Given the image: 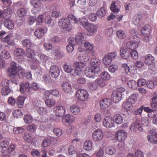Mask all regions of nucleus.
I'll return each mask as SVG.
<instances>
[{
	"label": "nucleus",
	"mask_w": 157,
	"mask_h": 157,
	"mask_svg": "<svg viewBox=\"0 0 157 157\" xmlns=\"http://www.w3.org/2000/svg\"><path fill=\"white\" fill-rule=\"evenodd\" d=\"M75 117L72 115L67 114L64 116L63 119V121L69 124H71L75 121Z\"/></svg>",
	"instance_id": "nucleus-25"
},
{
	"label": "nucleus",
	"mask_w": 157,
	"mask_h": 157,
	"mask_svg": "<svg viewBox=\"0 0 157 157\" xmlns=\"http://www.w3.org/2000/svg\"><path fill=\"white\" fill-rule=\"evenodd\" d=\"M100 75L101 78L105 81L108 80L110 78V75L107 71L102 72Z\"/></svg>",
	"instance_id": "nucleus-44"
},
{
	"label": "nucleus",
	"mask_w": 157,
	"mask_h": 157,
	"mask_svg": "<svg viewBox=\"0 0 157 157\" xmlns=\"http://www.w3.org/2000/svg\"><path fill=\"white\" fill-rule=\"evenodd\" d=\"M20 90L21 93L24 94L25 92L30 91V85L29 82H22L20 84Z\"/></svg>",
	"instance_id": "nucleus-19"
},
{
	"label": "nucleus",
	"mask_w": 157,
	"mask_h": 157,
	"mask_svg": "<svg viewBox=\"0 0 157 157\" xmlns=\"http://www.w3.org/2000/svg\"><path fill=\"white\" fill-rule=\"evenodd\" d=\"M102 123L103 126L107 128H111L114 125L113 119L109 116L105 117L103 120Z\"/></svg>",
	"instance_id": "nucleus-12"
},
{
	"label": "nucleus",
	"mask_w": 157,
	"mask_h": 157,
	"mask_svg": "<svg viewBox=\"0 0 157 157\" xmlns=\"http://www.w3.org/2000/svg\"><path fill=\"white\" fill-rule=\"evenodd\" d=\"M102 116L101 114L99 113L95 114L94 117V120L95 122L99 123L101 120Z\"/></svg>",
	"instance_id": "nucleus-52"
},
{
	"label": "nucleus",
	"mask_w": 157,
	"mask_h": 157,
	"mask_svg": "<svg viewBox=\"0 0 157 157\" xmlns=\"http://www.w3.org/2000/svg\"><path fill=\"white\" fill-rule=\"evenodd\" d=\"M120 55L121 58L124 59H127L129 57V53L127 49L124 48H122L120 50Z\"/></svg>",
	"instance_id": "nucleus-28"
},
{
	"label": "nucleus",
	"mask_w": 157,
	"mask_h": 157,
	"mask_svg": "<svg viewBox=\"0 0 157 157\" xmlns=\"http://www.w3.org/2000/svg\"><path fill=\"white\" fill-rule=\"evenodd\" d=\"M59 26L66 30H70L72 27L70 20L68 18H63L60 19L58 21Z\"/></svg>",
	"instance_id": "nucleus-6"
},
{
	"label": "nucleus",
	"mask_w": 157,
	"mask_h": 157,
	"mask_svg": "<svg viewBox=\"0 0 157 157\" xmlns=\"http://www.w3.org/2000/svg\"><path fill=\"white\" fill-rule=\"evenodd\" d=\"M4 25L6 28L10 30L13 29L14 27L13 22L9 19H6L5 21Z\"/></svg>",
	"instance_id": "nucleus-33"
},
{
	"label": "nucleus",
	"mask_w": 157,
	"mask_h": 157,
	"mask_svg": "<svg viewBox=\"0 0 157 157\" xmlns=\"http://www.w3.org/2000/svg\"><path fill=\"white\" fill-rule=\"evenodd\" d=\"M94 48V46L93 44L86 41L82 46L78 48V50L79 52H82L84 51L86 54H89Z\"/></svg>",
	"instance_id": "nucleus-3"
},
{
	"label": "nucleus",
	"mask_w": 157,
	"mask_h": 157,
	"mask_svg": "<svg viewBox=\"0 0 157 157\" xmlns=\"http://www.w3.org/2000/svg\"><path fill=\"white\" fill-rule=\"evenodd\" d=\"M70 111L74 115H78L80 112V109L78 106L76 105H72L70 106Z\"/></svg>",
	"instance_id": "nucleus-27"
},
{
	"label": "nucleus",
	"mask_w": 157,
	"mask_h": 157,
	"mask_svg": "<svg viewBox=\"0 0 157 157\" xmlns=\"http://www.w3.org/2000/svg\"><path fill=\"white\" fill-rule=\"evenodd\" d=\"M63 90L66 93H70L71 91V85L68 82L63 83L62 86Z\"/></svg>",
	"instance_id": "nucleus-31"
},
{
	"label": "nucleus",
	"mask_w": 157,
	"mask_h": 157,
	"mask_svg": "<svg viewBox=\"0 0 157 157\" xmlns=\"http://www.w3.org/2000/svg\"><path fill=\"white\" fill-rule=\"evenodd\" d=\"M130 41L127 44V48L132 50L137 48L140 42V38L137 36H130L129 37Z\"/></svg>",
	"instance_id": "nucleus-2"
},
{
	"label": "nucleus",
	"mask_w": 157,
	"mask_h": 157,
	"mask_svg": "<svg viewBox=\"0 0 157 157\" xmlns=\"http://www.w3.org/2000/svg\"><path fill=\"white\" fill-rule=\"evenodd\" d=\"M100 72V67H96L93 68L90 67L86 69L85 74L87 77L89 78H93L97 76Z\"/></svg>",
	"instance_id": "nucleus-4"
},
{
	"label": "nucleus",
	"mask_w": 157,
	"mask_h": 157,
	"mask_svg": "<svg viewBox=\"0 0 157 157\" xmlns=\"http://www.w3.org/2000/svg\"><path fill=\"white\" fill-rule=\"evenodd\" d=\"M26 55L27 57L32 59L31 60L33 63H36L38 64L40 63V61L36 58H35V55L33 50L31 49H28L27 50Z\"/></svg>",
	"instance_id": "nucleus-16"
},
{
	"label": "nucleus",
	"mask_w": 157,
	"mask_h": 157,
	"mask_svg": "<svg viewBox=\"0 0 157 157\" xmlns=\"http://www.w3.org/2000/svg\"><path fill=\"white\" fill-rule=\"evenodd\" d=\"M24 129L23 127L14 128L13 129V132L15 134L21 133L24 131Z\"/></svg>",
	"instance_id": "nucleus-54"
},
{
	"label": "nucleus",
	"mask_w": 157,
	"mask_h": 157,
	"mask_svg": "<svg viewBox=\"0 0 157 157\" xmlns=\"http://www.w3.org/2000/svg\"><path fill=\"white\" fill-rule=\"evenodd\" d=\"M11 67L7 69V71L10 73V75L12 78L11 82L16 84H18L17 80L14 79L18 77L17 71V64L14 62H12L10 63Z\"/></svg>",
	"instance_id": "nucleus-1"
},
{
	"label": "nucleus",
	"mask_w": 157,
	"mask_h": 157,
	"mask_svg": "<svg viewBox=\"0 0 157 157\" xmlns=\"http://www.w3.org/2000/svg\"><path fill=\"white\" fill-rule=\"evenodd\" d=\"M25 52L22 49L17 48L15 49L14 52L15 58L18 60L22 57L24 55Z\"/></svg>",
	"instance_id": "nucleus-24"
},
{
	"label": "nucleus",
	"mask_w": 157,
	"mask_h": 157,
	"mask_svg": "<svg viewBox=\"0 0 157 157\" xmlns=\"http://www.w3.org/2000/svg\"><path fill=\"white\" fill-rule=\"evenodd\" d=\"M53 111L55 115L59 117L63 116L66 112L65 107L61 105L56 106L54 108Z\"/></svg>",
	"instance_id": "nucleus-14"
},
{
	"label": "nucleus",
	"mask_w": 157,
	"mask_h": 157,
	"mask_svg": "<svg viewBox=\"0 0 157 157\" xmlns=\"http://www.w3.org/2000/svg\"><path fill=\"white\" fill-rule=\"evenodd\" d=\"M23 45L27 48L31 47V44L30 41L28 39H25L23 40L22 42Z\"/></svg>",
	"instance_id": "nucleus-64"
},
{
	"label": "nucleus",
	"mask_w": 157,
	"mask_h": 157,
	"mask_svg": "<svg viewBox=\"0 0 157 157\" xmlns=\"http://www.w3.org/2000/svg\"><path fill=\"white\" fill-rule=\"evenodd\" d=\"M114 122H115L116 124H120L122 123L123 121L122 117L119 114H117L113 116Z\"/></svg>",
	"instance_id": "nucleus-38"
},
{
	"label": "nucleus",
	"mask_w": 157,
	"mask_h": 157,
	"mask_svg": "<svg viewBox=\"0 0 157 157\" xmlns=\"http://www.w3.org/2000/svg\"><path fill=\"white\" fill-rule=\"evenodd\" d=\"M13 115L14 117L19 118L21 117L23 113L20 110L16 109L13 112Z\"/></svg>",
	"instance_id": "nucleus-62"
},
{
	"label": "nucleus",
	"mask_w": 157,
	"mask_h": 157,
	"mask_svg": "<svg viewBox=\"0 0 157 157\" xmlns=\"http://www.w3.org/2000/svg\"><path fill=\"white\" fill-rule=\"evenodd\" d=\"M50 74L52 77L56 78L58 77L60 73L59 67L56 65H53L51 67L50 70Z\"/></svg>",
	"instance_id": "nucleus-17"
},
{
	"label": "nucleus",
	"mask_w": 157,
	"mask_h": 157,
	"mask_svg": "<svg viewBox=\"0 0 157 157\" xmlns=\"http://www.w3.org/2000/svg\"><path fill=\"white\" fill-rule=\"evenodd\" d=\"M26 72L25 70L22 68L21 67H19L18 69V74H17V75H18V77L17 78H14V79L17 80L18 81V78L19 77H20V78H22L23 77L26 73Z\"/></svg>",
	"instance_id": "nucleus-42"
},
{
	"label": "nucleus",
	"mask_w": 157,
	"mask_h": 157,
	"mask_svg": "<svg viewBox=\"0 0 157 157\" xmlns=\"http://www.w3.org/2000/svg\"><path fill=\"white\" fill-rule=\"evenodd\" d=\"M86 63L82 61L76 62L75 65L76 68L74 70V72L72 74V75L76 76L77 75L81 76L83 74V70L82 68H83L86 65Z\"/></svg>",
	"instance_id": "nucleus-7"
},
{
	"label": "nucleus",
	"mask_w": 157,
	"mask_h": 157,
	"mask_svg": "<svg viewBox=\"0 0 157 157\" xmlns=\"http://www.w3.org/2000/svg\"><path fill=\"white\" fill-rule=\"evenodd\" d=\"M141 16L140 14L135 15L132 19L133 23L136 25H138L141 21Z\"/></svg>",
	"instance_id": "nucleus-35"
},
{
	"label": "nucleus",
	"mask_w": 157,
	"mask_h": 157,
	"mask_svg": "<svg viewBox=\"0 0 157 157\" xmlns=\"http://www.w3.org/2000/svg\"><path fill=\"white\" fill-rule=\"evenodd\" d=\"M155 61V58L151 54H147L145 56L144 63L147 65L150 66L149 69L152 70L154 69L155 66L153 63Z\"/></svg>",
	"instance_id": "nucleus-11"
},
{
	"label": "nucleus",
	"mask_w": 157,
	"mask_h": 157,
	"mask_svg": "<svg viewBox=\"0 0 157 157\" xmlns=\"http://www.w3.org/2000/svg\"><path fill=\"white\" fill-rule=\"evenodd\" d=\"M87 35L89 36L95 35L97 33V26L93 24H90L87 27Z\"/></svg>",
	"instance_id": "nucleus-18"
},
{
	"label": "nucleus",
	"mask_w": 157,
	"mask_h": 157,
	"mask_svg": "<svg viewBox=\"0 0 157 157\" xmlns=\"http://www.w3.org/2000/svg\"><path fill=\"white\" fill-rule=\"evenodd\" d=\"M116 151L115 148L113 146H109L106 147L105 150V152L106 154L109 155H114Z\"/></svg>",
	"instance_id": "nucleus-32"
},
{
	"label": "nucleus",
	"mask_w": 157,
	"mask_h": 157,
	"mask_svg": "<svg viewBox=\"0 0 157 157\" xmlns=\"http://www.w3.org/2000/svg\"><path fill=\"white\" fill-rule=\"evenodd\" d=\"M24 120L26 123H31L33 120V117L30 115H26L24 117Z\"/></svg>",
	"instance_id": "nucleus-51"
},
{
	"label": "nucleus",
	"mask_w": 157,
	"mask_h": 157,
	"mask_svg": "<svg viewBox=\"0 0 157 157\" xmlns=\"http://www.w3.org/2000/svg\"><path fill=\"white\" fill-rule=\"evenodd\" d=\"M115 136L119 141L125 140L127 136V133L124 130H120L115 133Z\"/></svg>",
	"instance_id": "nucleus-15"
},
{
	"label": "nucleus",
	"mask_w": 157,
	"mask_h": 157,
	"mask_svg": "<svg viewBox=\"0 0 157 157\" xmlns=\"http://www.w3.org/2000/svg\"><path fill=\"white\" fill-rule=\"evenodd\" d=\"M118 68L117 65L114 64L110 65L109 67V71L111 73L114 72Z\"/></svg>",
	"instance_id": "nucleus-58"
},
{
	"label": "nucleus",
	"mask_w": 157,
	"mask_h": 157,
	"mask_svg": "<svg viewBox=\"0 0 157 157\" xmlns=\"http://www.w3.org/2000/svg\"><path fill=\"white\" fill-rule=\"evenodd\" d=\"M43 81L45 84L50 83L52 82L51 79L48 75H45L43 76Z\"/></svg>",
	"instance_id": "nucleus-59"
},
{
	"label": "nucleus",
	"mask_w": 157,
	"mask_h": 157,
	"mask_svg": "<svg viewBox=\"0 0 157 157\" xmlns=\"http://www.w3.org/2000/svg\"><path fill=\"white\" fill-rule=\"evenodd\" d=\"M44 17H45V22L50 26H52L51 24L52 19L48 13H44Z\"/></svg>",
	"instance_id": "nucleus-45"
},
{
	"label": "nucleus",
	"mask_w": 157,
	"mask_h": 157,
	"mask_svg": "<svg viewBox=\"0 0 157 157\" xmlns=\"http://www.w3.org/2000/svg\"><path fill=\"white\" fill-rule=\"evenodd\" d=\"M137 98L136 94H133L131 96L127 99L128 102H131L132 104H134L137 101Z\"/></svg>",
	"instance_id": "nucleus-57"
},
{
	"label": "nucleus",
	"mask_w": 157,
	"mask_h": 157,
	"mask_svg": "<svg viewBox=\"0 0 157 157\" xmlns=\"http://www.w3.org/2000/svg\"><path fill=\"white\" fill-rule=\"evenodd\" d=\"M112 60H111V59H110L107 56H105L103 58V62L104 64L106 65H109L110 64Z\"/></svg>",
	"instance_id": "nucleus-61"
},
{
	"label": "nucleus",
	"mask_w": 157,
	"mask_h": 157,
	"mask_svg": "<svg viewBox=\"0 0 157 157\" xmlns=\"http://www.w3.org/2000/svg\"><path fill=\"white\" fill-rule=\"evenodd\" d=\"M12 12V10L9 7H7L3 12V18H5L10 17Z\"/></svg>",
	"instance_id": "nucleus-43"
},
{
	"label": "nucleus",
	"mask_w": 157,
	"mask_h": 157,
	"mask_svg": "<svg viewBox=\"0 0 157 157\" xmlns=\"http://www.w3.org/2000/svg\"><path fill=\"white\" fill-rule=\"evenodd\" d=\"M48 29L46 27L37 29L35 32V34L37 37L40 38L47 33Z\"/></svg>",
	"instance_id": "nucleus-22"
},
{
	"label": "nucleus",
	"mask_w": 157,
	"mask_h": 157,
	"mask_svg": "<svg viewBox=\"0 0 157 157\" xmlns=\"http://www.w3.org/2000/svg\"><path fill=\"white\" fill-rule=\"evenodd\" d=\"M11 90L8 86L3 87L1 93L3 95H7L10 92Z\"/></svg>",
	"instance_id": "nucleus-50"
},
{
	"label": "nucleus",
	"mask_w": 157,
	"mask_h": 157,
	"mask_svg": "<svg viewBox=\"0 0 157 157\" xmlns=\"http://www.w3.org/2000/svg\"><path fill=\"white\" fill-rule=\"evenodd\" d=\"M40 88L39 85L37 83L33 82L30 85V91L32 90H36Z\"/></svg>",
	"instance_id": "nucleus-55"
},
{
	"label": "nucleus",
	"mask_w": 157,
	"mask_h": 157,
	"mask_svg": "<svg viewBox=\"0 0 157 157\" xmlns=\"http://www.w3.org/2000/svg\"><path fill=\"white\" fill-rule=\"evenodd\" d=\"M89 87L90 90H97L98 88V86L96 82H92L89 83Z\"/></svg>",
	"instance_id": "nucleus-60"
},
{
	"label": "nucleus",
	"mask_w": 157,
	"mask_h": 157,
	"mask_svg": "<svg viewBox=\"0 0 157 157\" xmlns=\"http://www.w3.org/2000/svg\"><path fill=\"white\" fill-rule=\"evenodd\" d=\"M78 24L83 27L86 28H87L90 24L87 19L84 17L79 19Z\"/></svg>",
	"instance_id": "nucleus-29"
},
{
	"label": "nucleus",
	"mask_w": 157,
	"mask_h": 157,
	"mask_svg": "<svg viewBox=\"0 0 157 157\" xmlns=\"http://www.w3.org/2000/svg\"><path fill=\"white\" fill-rule=\"evenodd\" d=\"M151 31V27L150 26L148 25H144L141 30L142 33L144 35H148L150 34Z\"/></svg>",
	"instance_id": "nucleus-40"
},
{
	"label": "nucleus",
	"mask_w": 157,
	"mask_h": 157,
	"mask_svg": "<svg viewBox=\"0 0 157 157\" xmlns=\"http://www.w3.org/2000/svg\"><path fill=\"white\" fill-rule=\"evenodd\" d=\"M37 56L40 59L44 62H46L49 59L48 57L42 53H38Z\"/></svg>",
	"instance_id": "nucleus-48"
},
{
	"label": "nucleus",
	"mask_w": 157,
	"mask_h": 157,
	"mask_svg": "<svg viewBox=\"0 0 157 157\" xmlns=\"http://www.w3.org/2000/svg\"><path fill=\"white\" fill-rule=\"evenodd\" d=\"M127 84L129 87L134 89H136L138 86L137 83L134 80H129Z\"/></svg>",
	"instance_id": "nucleus-47"
},
{
	"label": "nucleus",
	"mask_w": 157,
	"mask_h": 157,
	"mask_svg": "<svg viewBox=\"0 0 157 157\" xmlns=\"http://www.w3.org/2000/svg\"><path fill=\"white\" fill-rule=\"evenodd\" d=\"M45 103L47 106L49 108L52 107L56 104V101L54 99L49 98L45 100Z\"/></svg>",
	"instance_id": "nucleus-37"
},
{
	"label": "nucleus",
	"mask_w": 157,
	"mask_h": 157,
	"mask_svg": "<svg viewBox=\"0 0 157 157\" xmlns=\"http://www.w3.org/2000/svg\"><path fill=\"white\" fill-rule=\"evenodd\" d=\"M74 39L75 43L80 47L85 42L86 39V36L84 33L78 32L75 35V37H71Z\"/></svg>",
	"instance_id": "nucleus-5"
},
{
	"label": "nucleus",
	"mask_w": 157,
	"mask_h": 157,
	"mask_svg": "<svg viewBox=\"0 0 157 157\" xmlns=\"http://www.w3.org/2000/svg\"><path fill=\"white\" fill-rule=\"evenodd\" d=\"M73 38H69L68 39V44L67 46V49L68 52H71L74 49V46L75 44Z\"/></svg>",
	"instance_id": "nucleus-21"
},
{
	"label": "nucleus",
	"mask_w": 157,
	"mask_h": 157,
	"mask_svg": "<svg viewBox=\"0 0 157 157\" xmlns=\"http://www.w3.org/2000/svg\"><path fill=\"white\" fill-rule=\"evenodd\" d=\"M88 54H86L85 53L82 56L81 55H80L78 57V59L79 60L84 62L88 61L89 59V57L88 55Z\"/></svg>",
	"instance_id": "nucleus-49"
},
{
	"label": "nucleus",
	"mask_w": 157,
	"mask_h": 157,
	"mask_svg": "<svg viewBox=\"0 0 157 157\" xmlns=\"http://www.w3.org/2000/svg\"><path fill=\"white\" fill-rule=\"evenodd\" d=\"M10 142L7 140H5L0 142V146L2 148L7 147L9 144Z\"/></svg>",
	"instance_id": "nucleus-56"
},
{
	"label": "nucleus",
	"mask_w": 157,
	"mask_h": 157,
	"mask_svg": "<svg viewBox=\"0 0 157 157\" xmlns=\"http://www.w3.org/2000/svg\"><path fill=\"white\" fill-rule=\"evenodd\" d=\"M103 136V132L101 129H98L95 130L92 133L93 139L95 141H98L101 140L102 139Z\"/></svg>",
	"instance_id": "nucleus-13"
},
{
	"label": "nucleus",
	"mask_w": 157,
	"mask_h": 157,
	"mask_svg": "<svg viewBox=\"0 0 157 157\" xmlns=\"http://www.w3.org/2000/svg\"><path fill=\"white\" fill-rule=\"evenodd\" d=\"M82 9L81 12H83L84 15H87L90 12V9L89 6H83L81 7Z\"/></svg>",
	"instance_id": "nucleus-63"
},
{
	"label": "nucleus",
	"mask_w": 157,
	"mask_h": 157,
	"mask_svg": "<svg viewBox=\"0 0 157 157\" xmlns=\"http://www.w3.org/2000/svg\"><path fill=\"white\" fill-rule=\"evenodd\" d=\"M105 14V9L104 7H101L100 10L97 11L96 14L99 18L103 17Z\"/></svg>",
	"instance_id": "nucleus-46"
},
{
	"label": "nucleus",
	"mask_w": 157,
	"mask_h": 157,
	"mask_svg": "<svg viewBox=\"0 0 157 157\" xmlns=\"http://www.w3.org/2000/svg\"><path fill=\"white\" fill-rule=\"evenodd\" d=\"M122 107L128 110H131L133 108L132 104L128 102L127 100L123 103Z\"/></svg>",
	"instance_id": "nucleus-36"
},
{
	"label": "nucleus",
	"mask_w": 157,
	"mask_h": 157,
	"mask_svg": "<svg viewBox=\"0 0 157 157\" xmlns=\"http://www.w3.org/2000/svg\"><path fill=\"white\" fill-rule=\"evenodd\" d=\"M25 100V98L23 96H19L17 98L16 102L19 107L22 108L23 107Z\"/></svg>",
	"instance_id": "nucleus-34"
},
{
	"label": "nucleus",
	"mask_w": 157,
	"mask_h": 157,
	"mask_svg": "<svg viewBox=\"0 0 157 157\" xmlns=\"http://www.w3.org/2000/svg\"><path fill=\"white\" fill-rule=\"evenodd\" d=\"M83 147L84 150L86 151L91 150L94 148L93 142L91 140H86L83 144Z\"/></svg>",
	"instance_id": "nucleus-23"
},
{
	"label": "nucleus",
	"mask_w": 157,
	"mask_h": 157,
	"mask_svg": "<svg viewBox=\"0 0 157 157\" xmlns=\"http://www.w3.org/2000/svg\"><path fill=\"white\" fill-rule=\"evenodd\" d=\"M112 103V101L109 98H105L100 102V107L102 109L107 108Z\"/></svg>",
	"instance_id": "nucleus-20"
},
{
	"label": "nucleus",
	"mask_w": 157,
	"mask_h": 157,
	"mask_svg": "<svg viewBox=\"0 0 157 157\" xmlns=\"http://www.w3.org/2000/svg\"><path fill=\"white\" fill-rule=\"evenodd\" d=\"M121 97V94L115 91L113 92L111 97L114 102L117 103L119 102Z\"/></svg>",
	"instance_id": "nucleus-26"
},
{
	"label": "nucleus",
	"mask_w": 157,
	"mask_h": 157,
	"mask_svg": "<svg viewBox=\"0 0 157 157\" xmlns=\"http://www.w3.org/2000/svg\"><path fill=\"white\" fill-rule=\"evenodd\" d=\"M31 4L34 7L32 10L33 13L34 14H36L40 11L41 8V2L39 0H30Z\"/></svg>",
	"instance_id": "nucleus-10"
},
{
	"label": "nucleus",
	"mask_w": 157,
	"mask_h": 157,
	"mask_svg": "<svg viewBox=\"0 0 157 157\" xmlns=\"http://www.w3.org/2000/svg\"><path fill=\"white\" fill-rule=\"evenodd\" d=\"M100 63V62L98 59L94 58L92 59L90 61V64L91 66L90 67H93V68L96 67H99V65Z\"/></svg>",
	"instance_id": "nucleus-41"
},
{
	"label": "nucleus",
	"mask_w": 157,
	"mask_h": 157,
	"mask_svg": "<svg viewBox=\"0 0 157 157\" xmlns=\"http://www.w3.org/2000/svg\"><path fill=\"white\" fill-rule=\"evenodd\" d=\"M27 13V10L24 8H21L17 11L18 16L20 17H24L26 16Z\"/></svg>",
	"instance_id": "nucleus-39"
},
{
	"label": "nucleus",
	"mask_w": 157,
	"mask_h": 157,
	"mask_svg": "<svg viewBox=\"0 0 157 157\" xmlns=\"http://www.w3.org/2000/svg\"><path fill=\"white\" fill-rule=\"evenodd\" d=\"M130 129L131 131L134 132L138 129L140 132L143 131L141 127L140 120L139 118L136 119L131 125Z\"/></svg>",
	"instance_id": "nucleus-9"
},
{
	"label": "nucleus",
	"mask_w": 157,
	"mask_h": 157,
	"mask_svg": "<svg viewBox=\"0 0 157 157\" xmlns=\"http://www.w3.org/2000/svg\"><path fill=\"white\" fill-rule=\"evenodd\" d=\"M75 96L79 100L85 101L88 99L89 97V94L86 90L84 89H80L76 92Z\"/></svg>",
	"instance_id": "nucleus-8"
},
{
	"label": "nucleus",
	"mask_w": 157,
	"mask_h": 157,
	"mask_svg": "<svg viewBox=\"0 0 157 157\" xmlns=\"http://www.w3.org/2000/svg\"><path fill=\"white\" fill-rule=\"evenodd\" d=\"M23 139L25 141L28 143H30L32 141V137L28 132L24 133Z\"/></svg>",
	"instance_id": "nucleus-53"
},
{
	"label": "nucleus",
	"mask_w": 157,
	"mask_h": 157,
	"mask_svg": "<svg viewBox=\"0 0 157 157\" xmlns=\"http://www.w3.org/2000/svg\"><path fill=\"white\" fill-rule=\"evenodd\" d=\"M63 67L64 71L65 72L67 73H70L72 75V74L74 72V70L72 66L69 65L65 64L63 65Z\"/></svg>",
	"instance_id": "nucleus-30"
}]
</instances>
